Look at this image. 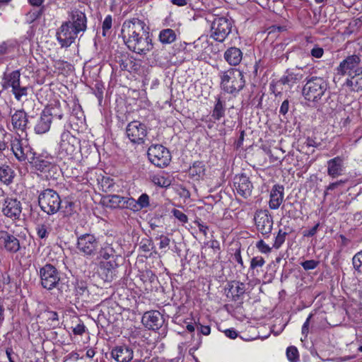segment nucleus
I'll return each instance as SVG.
<instances>
[{"instance_id":"obj_1","label":"nucleus","mask_w":362,"mask_h":362,"mask_svg":"<svg viewBox=\"0 0 362 362\" xmlns=\"http://www.w3.org/2000/svg\"><path fill=\"white\" fill-rule=\"evenodd\" d=\"M221 88L229 94L237 95L243 89L245 80L243 72L238 69L230 68L220 73Z\"/></svg>"},{"instance_id":"obj_2","label":"nucleus","mask_w":362,"mask_h":362,"mask_svg":"<svg viewBox=\"0 0 362 362\" xmlns=\"http://www.w3.org/2000/svg\"><path fill=\"white\" fill-rule=\"evenodd\" d=\"M328 88V83L323 78L313 76L307 79L302 94L306 100L318 104L327 94Z\"/></svg>"},{"instance_id":"obj_3","label":"nucleus","mask_w":362,"mask_h":362,"mask_svg":"<svg viewBox=\"0 0 362 362\" xmlns=\"http://www.w3.org/2000/svg\"><path fill=\"white\" fill-rule=\"evenodd\" d=\"M206 20L211 23L210 37L214 40L223 42L231 33L233 28L231 18L214 14L206 18Z\"/></svg>"},{"instance_id":"obj_4","label":"nucleus","mask_w":362,"mask_h":362,"mask_svg":"<svg viewBox=\"0 0 362 362\" xmlns=\"http://www.w3.org/2000/svg\"><path fill=\"white\" fill-rule=\"evenodd\" d=\"M38 203L42 211L48 215H52L61 209L62 201L56 191L46 189L39 194Z\"/></svg>"},{"instance_id":"obj_5","label":"nucleus","mask_w":362,"mask_h":362,"mask_svg":"<svg viewBox=\"0 0 362 362\" xmlns=\"http://www.w3.org/2000/svg\"><path fill=\"white\" fill-rule=\"evenodd\" d=\"M38 274L42 288L48 291L58 288L60 281V273L54 265L46 264L40 268Z\"/></svg>"},{"instance_id":"obj_6","label":"nucleus","mask_w":362,"mask_h":362,"mask_svg":"<svg viewBox=\"0 0 362 362\" xmlns=\"http://www.w3.org/2000/svg\"><path fill=\"white\" fill-rule=\"evenodd\" d=\"M148 29L146 28L139 35L125 44L129 50L139 54H146L153 49L152 38Z\"/></svg>"},{"instance_id":"obj_7","label":"nucleus","mask_w":362,"mask_h":362,"mask_svg":"<svg viewBox=\"0 0 362 362\" xmlns=\"http://www.w3.org/2000/svg\"><path fill=\"white\" fill-rule=\"evenodd\" d=\"M150 162L158 168L168 166L171 160L169 150L160 144L151 145L147 151Z\"/></svg>"},{"instance_id":"obj_8","label":"nucleus","mask_w":362,"mask_h":362,"mask_svg":"<svg viewBox=\"0 0 362 362\" xmlns=\"http://www.w3.org/2000/svg\"><path fill=\"white\" fill-rule=\"evenodd\" d=\"M147 28L146 23L139 18L126 20L122 26V36L124 44L139 35Z\"/></svg>"},{"instance_id":"obj_9","label":"nucleus","mask_w":362,"mask_h":362,"mask_svg":"<svg viewBox=\"0 0 362 362\" xmlns=\"http://www.w3.org/2000/svg\"><path fill=\"white\" fill-rule=\"evenodd\" d=\"M76 247L84 256H95L99 249V241L92 234L86 233L78 237Z\"/></svg>"},{"instance_id":"obj_10","label":"nucleus","mask_w":362,"mask_h":362,"mask_svg":"<svg viewBox=\"0 0 362 362\" xmlns=\"http://www.w3.org/2000/svg\"><path fill=\"white\" fill-rule=\"evenodd\" d=\"M126 134L131 142L137 144H144L147 136L146 126L139 121H132L126 127Z\"/></svg>"},{"instance_id":"obj_11","label":"nucleus","mask_w":362,"mask_h":362,"mask_svg":"<svg viewBox=\"0 0 362 362\" xmlns=\"http://www.w3.org/2000/svg\"><path fill=\"white\" fill-rule=\"evenodd\" d=\"M79 140L69 131H64L61 135L59 153L64 156L72 158L78 147Z\"/></svg>"},{"instance_id":"obj_12","label":"nucleus","mask_w":362,"mask_h":362,"mask_svg":"<svg viewBox=\"0 0 362 362\" xmlns=\"http://www.w3.org/2000/svg\"><path fill=\"white\" fill-rule=\"evenodd\" d=\"M361 59L359 55L352 54L346 57L341 61L336 69L337 75L339 76H351L358 69H361L359 66Z\"/></svg>"},{"instance_id":"obj_13","label":"nucleus","mask_w":362,"mask_h":362,"mask_svg":"<svg viewBox=\"0 0 362 362\" xmlns=\"http://www.w3.org/2000/svg\"><path fill=\"white\" fill-rule=\"evenodd\" d=\"M78 33L70 25L64 22L57 32V38L62 47H69L76 40Z\"/></svg>"},{"instance_id":"obj_14","label":"nucleus","mask_w":362,"mask_h":362,"mask_svg":"<svg viewBox=\"0 0 362 362\" xmlns=\"http://www.w3.org/2000/svg\"><path fill=\"white\" fill-rule=\"evenodd\" d=\"M255 221L257 228L262 235L268 237L273 227V218L267 211H259L255 214Z\"/></svg>"},{"instance_id":"obj_15","label":"nucleus","mask_w":362,"mask_h":362,"mask_svg":"<svg viewBox=\"0 0 362 362\" xmlns=\"http://www.w3.org/2000/svg\"><path fill=\"white\" fill-rule=\"evenodd\" d=\"M0 247L8 252L16 253L21 249L20 240L5 230L0 231Z\"/></svg>"},{"instance_id":"obj_16","label":"nucleus","mask_w":362,"mask_h":362,"mask_svg":"<svg viewBox=\"0 0 362 362\" xmlns=\"http://www.w3.org/2000/svg\"><path fill=\"white\" fill-rule=\"evenodd\" d=\"M164 319L158 310L146 312L142 317L143 325L149 329L157 330L160 328Z\"/></svg>"},{"instance_id":"obj_17","label":"nucleus","mask_w":362,"mask_h":362,"mask_svg":"<svg viewBox=\"0 0 362 362\" xmlns=\"http://www.w3.org/2000/svg\"><path fill=\"white\" fill-rule=\"evenodd\" d=\"M234 186L237 192L242 197L247 198L251 195L253 188L252 184L246 175H236L234 179Z\"/></svg>"},{"instance_id":"obj_18","label":"nucleus","mask_w":362,"mask_h":362,"mask_svg":"<svg viewBox=\"0 0 362 362\" xmlns=\"http://www.w3.org/2000/svg\"><path fill=\"white\" fill-rule=\"evenodd\" d=\"M67 22H70V25L78 33L80 32H84L87 28V18L86 14L78 9L71 11L69 13V19Z\"/></svg>"},{"instance_id":"obj_19","label":"nucleus","mask_w":362,"mask_h":362,"mask_svg":"<svg viewBox=\"0 0 362 362\" xmlns=\"http://www.w3.org/2000/svg\"><path fill=\"white\" fill-rule=\"evenodd\" d=\"M54 112V109H45L42 111L35 127L37 134H44L49 129Z\"/></svg>"},{"instance_id":"obj_20","label":"nucleus","mask_w":362,"mask_h":362,"mask_svg":"<svg viewBox=\"0 0 362 362\" xmlns=\"http://www.w3.org/2000/svg\"><path fill=\"white\" fill-rule=\"evenodd\" d=\"M111 356L117 362H129L133 358L134 351L127 345L117 346L112 349Z\"/></svg>"},{"instance_id":"obj_21","label":"nucleus","mask_w":362,"mask_h":362,"mask_svg":"<svg viewBox=\"0 0 362 362\" xmlns=\"http://www.w3.org/2000/svg\"><path fill=\"white\" fill-rule=\"evenodd\" d=\"M4 206L3 213L5 216L13 219L19 218L22 211L19 201L16 199H7Z\"/></svg>"},{"instance_id":"obj_22","label":"nucleus","mask_w":362,"mask_h":362,"mask_svg":"<svg viewBox=\"0 0 362 362\" xmlns=\"http://www.w3.org/2000/svg\"><path fill=\"white\" fill-rule=\"evenodd\" d=\"M284 196V187L283 185H274L270 192L269 202L271 209H277L283 202Z\"/></svg>"},{"instance_id":"obj_23","label":"nucleus","mask_w":362,"mask_h":362,"mask_svg":"<svg viewBox=\"0 0 362 362\" xmlns=\"http://www.w3.org/2000/svg\"><path fill=\"white\" fill-rule=\"evenodd\" d=\"M344 170V159L341 156H337L327 161V174L335 178L342 175Z\"/></svg>"},{"instance_id":"obj_24","label":"nucleus","mask_w":362,"mask_h":362,"mask_svg":"<svg viewBox=\"0 0 362 362\" xmlns=\"http://www.w3.org/2000/svg\"><path fill=\"white\" fill-rule=\"evenodd\" d=\"M343 86L349 88L350 91L358 92L362 90V69L349 76Z\"/></svg>"},{"instance_id":"obj_25","label":"nucleus","mask_w":362,"mask_h":362,"mask_svg":"<svg viewBox=\"0 0 362 362\" xmlns=\"http://www.w3.org/2000/svg\"><path fill=\"white\" fill-rule=\"evenodd\" d=\"M11 122L15 129L25 132L28 123V115L24 110H17L12 115Z\"/></svg>"},{"instance_id":"obj_26","label":"nucleus","mask_w":362,"mask_h":362,"mask_svg":"<svg viewBox=\"0 0 362 362\" xmlns=\"http://www.w3.org/2000/svg\"><path fill=\"white\" fill-rule=\"evenodd\" d=\"M224 59L230 65L237 66L242 61L243 52L239 48L231 47L226 50Z\"/></svg>"},{"instance_id":"obj_27","label":"nucleus","mask_w":362,"mask_h":362,"mask_svg":"<svg viewBox=\"0 0 362 362\" xmlns=\"http://www.w3.org/2000/svg\"><path fill=\"white\" fill-rule=\"evenodd\" d=\"M11 148L18 161L25 162V145H23L20 139L15 138L11 141Z\"/></svg>"},{"instance_id":"obj_28","label":"nucleus","mask_w":362,"mask_h":362,"mask_svg":"<svg viewBox=\"0 0 362 362\" xmlns=\"http://www.w3.org/2000/svg\"><path fill=\"white\" fill-rule=\"evenodd\" d=\"M303 76L300 71H288L286 75L279 80V82L281 85L293 86L294 84L300 82L303 79Z\"/></svg>"},{"instance_id":"obj_29","label":"nucleus","mask_w":362,"mask_h":362,"mask_svg":"<svg viewBox=\"0 0 362 362\" xmlns=\"http://www.w3.org/2000/svg\"><path fill=\"white\" fill-rule=\"evenodd\" d=\"M205 165L202 161H195L189 168V175L194 180H199L205 175Z\"/></svg>"},{"instance_id":"obj_30","label":"nucleus","mask_w":362,"mask_h":362,"mask_svg":"<svg viewBox=\"0 0 362 362\" xmlns=\"http://www.w3.org/2000/svg\"><path fill=\"white\" fill-rule=\"evenodd\" d=\"M15 175L14 170L9 165L4 164L0 166V181L4 185H11Z\"/></svg>"},{"instance_id":"obj_31","label":"nucleus","mask_w":362,"mask_h":362,"mask_svg":"<svg viewBox=\"0 0 362 362\" xmlns=\"http://www.w3.org/2000/svg\"><path fill=\"white\" fill-rule=\"evenodd\" d=\"M100 276L107 282H111L116 276V270L110 262H107L100 267Z\"/></svg>"},{"instance_id":"obj_32","label":"nucleus","mask_w":362,"mask_h":362,"mask_svg":"<svg viewBox=\"0 0 362 362\" xmlns=\"http://www.w3.org/2000/svg\"><path fill=\"white\" fill-rule=\"evenodd\" d=\"M35 170L42 173L49 171L54 165L47 159L43 158L42 156H38L32 163Z\"/></svg>"},{"instance_id":"obj_33","label":"nucleus","mask_w":362,"mask_h":362,"mask_svg":"<svg viewBox=\"0 0 362 362\" xmlns=\"http://www.w3.org/2000/svg\"><path fill=\"white\" fill-rule=\"evenodd\" d=\"M176 37L175 32L173 30L166 28L160 32L159 40L163 44H171L175 41Z\"/></svg>"},{"instance_id":"obj_34","label":"nucleus","mask_w":362,"mask_h":362,"mask_svg":"<svg viewBox=\"0 0 362 362\" xmlns=\"http://www.w3.org/2000/svg\"><path fill=\"white\" fill-rule=\"evenodd\" d=\"M291 232L288 227H284V229H279L277 235L275 238L273 247L279 249L285 242L286 237Z\"/></svg>"},{"instance_id":"obj_35","label":"nucleus","mask_w":362,"mask_h":362,"mask_svg":"<svg viewBox=\"0 0 362 362\" xmlns=\"http://www.w3.org/2000/svg\"><path fill=\"white\" fill-rule=\"evenodd\" d=\"M230 291L233 296V299L236 300L239 297L245 293V285L240 281H234L230 286Z\"/></svg>"},{"instance_id":"obj_36","label":"nucleus","mask_w":362,"mask_h":362,"mask_svg":"<svg viewBox=\"0 0 362 362\" xmlns=\"http://www.w3.org/2000/svg\"><path fill=\"white\" fill-rule=\"evenodd\" d=\"M20 77L21 74L20 71L16 70L12 71L7 76V86H11L12 89H16L20 85Z\"/></svg>"},{"instance_id":"obj_37","label":"nucleus","mask_w":362,"mask_h":362,"mask_svg":"<svg viewBox=\"0 0 362 362\" xmlns=\"http://www.w3.org/2000/svg\"><path fill=\"white\" fill-rule=\"evenodd\" d=\"M49 325L55 327L59 325L58 313L55 311L45 310L43 313Z\"/></svg>"},{"instance_id":"obj_38","label":"nucleus","mask_w":362,"mask_h":362,"mask_svg":"<svg viewBox=\"0 0 362 362\" xmlns=\"http://www.w3.org/2000/svg\"><path fill=\"white\" fill-rule=\"evenodd\" d=\"M61 208L66 216H70L76 212V204L70 199H65L62 202Z\"/></svg>"},{"instance_id":"obj_39","label":"nucleus","mask_w":362,"mask_h":362,"mask_svg":"<svg viewBox=\"0 0 362 362\" xmlns=\"http://www.w3.org/2000/svg\"><path fill=\"white\" fill-rule=\"evenodd\" d=\"M109 204L112 208H122L124 206V197L117 194H112L108 196Z\"/></svg>"},{"instance_id":"obj_40","label":"nucleus","mask_w":362,"mask_h":362,"mask_svg":"<svg viewBox=\"0 0 362 362\" xmlns=\"http://www.w3.org/2000/svg\"><path fill=\"white\" fill-rule=\"evenodd\" d=\"M224 112L225 108L223 104L220 99H218L212 112V117L215 119L219 120L224 115Z\"/></svg>"},{"instance_id":"obj_41","label":"nucleus","mask_w":362,"mask_h":362,"mask_svg":"<svg viewBox=\"0 0 362 362\" xmlns=\"http://www.w3.org/2000/svg\"><path fill=\"white\" fill-rule=\"evenodd\" d=\"M115 253V250L111 245L107 244L103 247L100 250V256L105 259H107L111 257H113Z\"/></svg>"},{"instance_id":"obj_42","label":"nucleus","mask_w":362,"mask_h":362,"mask_svg":"<svg viewBox=\"0 0 362 362\" xmlns=\"http://www.w3.org/2000/svg\"><path fill=\"white\" fill-rule=\"evenodd\" d=\"M354 268L359 273H362V250L357 252L352 259Z\"/></svg>"},{"instance_id":"obj_43","label":"nucleus","mask_w":362,"mask_h":362,"mask_svg":"<svg viewBox=\"0 0 362 362\" xmlns=\"http://www.w3.org/2000/svg\"><path fill=\"white\" fill-rule=\"evenodd\" d=\"M124 206L122 208L124 209H129L131 210H133L134 211H137L138 210V203L137 202L133 199L129 197H124Z\"/></svg>"},{"instance_id":"obj_44","label":"nucleus","mask_w":362,"mask_h":362,"mask_svg":"<svg viewBox=\"0 0 362 362\" xmlns=\"http://www.w3.org/2000/svg\"><path fill=\"white\" fill-rule=\"evenodd\" d=\"M286 356L291 362H297L298 360V351L295 346H289L286 350Z\"/></svg>"},{"instance_id":"obj_45","label":"nucleus","mask_w":362,"mask_h":362,"mask_svg":"<svg viewBox=\"0 0 362 362\" xmlns=\"http://www.w3.org/2000/svg\"><path fill=\"white\" fill-rule=\"evenodd\" d=\"M153 182L161 187H167L170 185V182L163 176L156 175L152 179Z\"/></svg>"},{"instance_id":"obj_46","label":"nucleus","mask_w":362,"mask_h":362,"mask_svg":"<svg viewBox=\"0 0 362 362\" xmlns=\"http://www.w3.org/2000/svg\"><path fill=\"white\" fill-rule=\"evenodd\" d=\"M136 202L138 203V210L148 207L149 206V197L147 194H142Z\"/></svg>"},{"instance_id":"obj_47","label":"nucleus","mask_w":362,"mask_h":362,"mask_svg":"<svg viewBox=\"0 0 362 362\" xmlns=\"http://www.w3.org/2000/svg\"><path fill=\"white\" fill-rule=\"evenodd\" d=\"M264 263V259L262 256L254 257L250 261V269H255L257 267H262Z\"/></svg>"},{"instance_id":"obj_48","label":"nucleus","mask_w":362,"mask_h":362,"mask_svg":"<svg viewBox=\"0 0 362 362\" xmlns=\"http://www.w3.org/2000/svg\"><path fill=\"white\" fill-rule=\"evenodd\" d=\"M26 155V158H25V161L29 162L30 164L33 163V162L35 160V158L37 157L36 156L35 152L33 151L30 146L25 145V156Z\"/></svg>"},{"instance_id":"obj_49","label":"nucleus","mask_w":362,"mask_h":362,"mask_svg":"<svg viewBox=\"0 0 362 362\" xmlns=\"http://www.w3.org/2000/svg\"><path fill=\"white\" fill-rule=\"evenodd\" d=\"M344 183H345V181L339 180L335 182H332V183L329 184L327 187V188L324 192V197H325L329 194V191H334V190L338 189L339 187L342 186Z\"/></svg>"},{"instance_id":"obj_50","label":"nucleus","mask_w":362,"mask_h":362,"mask_svg":"<svg viewBox=\"0 0 362 362\" xmlns=\"http://www.w3.org/2000/svg\"><path fill=\"white\" fill-rule=\"evenodd\" d=\"M300 264L303 268L307 271L315 269L318 266L319 262L314 259H310L301 262Z\"/></svg>"},{"instance_id":"obj_51","label":"nucleus","mask_w":362,"mask_h":362,"mask_svg":"<svg viewBox=\"0 0 362 362\" xmlns=\"http://www.w3.org/2000/svg\"><path fill=\"white\" fill-rule=\"evenodd\" d=\"M256 247L259 252L264 254H268L271 252L272 247L267 245L263 240H260L256 243Z\"/></svg>"},{"instance_id":"obj_52","label":"nucleus","mask_w":362,"mask_h":362,"mask_svg":"<svg viewBox=\"0 0 362 362\" xmlns=\"http://www.w3.org/2000/svg\"><path fill=\"white\" fill-rule=\"evenodd\" d=\"M152 245L153 243L151 240L143 239L139 244V247L143 252H147L151 250Z\"/></svg>"},{"instance_id":"obj_53","label":"nucleus","mask_w":362,"mask_h":362,"mask_svg":"<svg viewBox=\"0 0 362 362\" xmlns=\"http://www.w3.org/2000/svg\"><path fill=\"white\" fill-rule=\"evenodd\" d=\"M12 92L15 95V98L20 100L22 96L27 95V88L21 87L20 85L16 89H12Z\"/></svg>"},{"instance_id":"obj_54","label":"nucleus","mask_w":362,"mask_h":362,"mask_svg":"<svg viewBox=\"0 0 362 362\" xmlns=\"http://www.w3.org/2000/svg\"><path fill=\"white\" fill-rule=\"evenodd\" d=\"M173 216L182 223H187L188 221L187 216L181 211L173 209L172 210Z\"/></svg>"},{"instance_id":"obj_55","label":"nucleus","mask_w":362,"mask_h":362,"mask_svg":"<svg viewBox=\"0 0 362 362\" xmlns=\"http://www.w3.org/2000/svg\"><path fill=\"white\" fill-rule=\"evenodd\" d=\"M112 16L110 15H108L105 17L103 23V35H106V31L109 30L112 27Z\"/></svg>"},{"instance_id":"obj_56","label":"nucleus","mask_w":362,"mask_h":362,"mask_svg":"<svg viewBox=\"0 0 362 362\" xmlns=\"http://www.w3.org/2000/svg\"><path fill=\"white\" fill-rule=\"evenodd\" d=\"M36 230L39 238L43 239L47 236L48 233L45 225H38L36 228Z\"/></svg>"},{"instance_id":"obj_57","label":"nucleus","mask_w":362,"mask_h":362,"mask_svg":"<svg viewBox=\"0 0 362 362\" xmlns=\"http://www.w3.org/2000/svg\"><path fill=\"white\" fill-rule=\"evenodd\" d=\"M160 239V243H159V247L160 249H165L168 247L170 245V240L168 237L165 235H160L159 237Z\"/></svg>"},{"instance_id":"obj_58","label":"nucleus","mask_w":362,"mask_h":362,"mask_svg":"<svg viewBox=\"0 0 362 362\" xmlns=\"http://www.w3.org/2000/svg\"><path fill=\"white\" fill-rule=\"evenodd\" d=\"M312 317H313L312 314L309 315L306 321L304 322V324L302 327V334H303L305 336V338L307 337V335L308 334L310 320L312 318Z\"/></svg>"},{"instance_id":"obj_59","label":"nucleus","mask_w":362,"mask_h":362,"mask_svg":"<svg viewBox=\"0 0 362 362\" xmlns=\"http://www.w3.org/2000/svg\"><path fill=\"white\" fill-rule=\"evenodd\" d=\"M324 50L320 47H315L311 49L310 54L313 57L320 58L322 57Z\"/></svg>"},{"instance_id":"obj_60","label":"nucleus","mask_w":362,"mask_h":362,"mask_svg":"<svg viewBox=\"0 0 362 362\" xmlns=\"http://www.w3.org/2000/svg\"><path fill=\"white\" fill-rule=\"evenodd\" d=\"M233 259L235 261H236L238 264H240V265L242 268L245 267L243 261V259L241 257V254H240V247L235 250V252L233 255Z\"/></svg>"},{"instance_id":"obj_61","label":"nucleus","mask_w":362,"mask_h":362,"mask_svg":"<svg viewBox=\"0 0 362 362\" xmlns=\"http://www.w3.org/2000/svg\"><path fill=\"white\" fill-rule=\"evenodd\" d=\"M319 226H320V223H318L315 226H313L311 229H310L309 230L304 231L303 235L306 236V237L314 236L316 234Z\"/></svg>"},{"instance_id":"obj_62","label":"nucleus","mask_w":362,"mask_h":362,"mask_svg":"<svg viewBox=\"0 0 362 362\" xmlns=\"http://www.w3.org/2000/svg\"><path fill=\"white\" fill-rule=\"evenodd\" d=\"M288 109H289V101L288 100H285L281 107H280V110H279V112L280 114L283 115H286V114L288 112Z\"/></svg>"},{"instance_id":"obj_63","label":"nucleus","mask_w":362,"mask_h":362,"mask_svg":"<svg viewBox=\"0 0 362 362\" xmlns=\"http://www.w3.org/2000/svg\"><path fill=\"white\" fill-rule=\"evenodd\" d=\"M74 334L82 335L85 332V326L83 324H78L74 329Z\"/></svg>"},{"instance_id":"obj_64","label":"nucleus","mask_w":362,"mask_h":362,"mask_svg":"<svg viewBox=\"0 0 362 362\" xmlns=\"http://www.w3.org/2000/svg\"><path fill=\"white\" fill-rule=\"evenodd\" d=\"M278 83H280L278 81L276 82H274L272 81L270 84H269V90H271V92L274 94H275V95H278L279 94H281V92L280 91H278L277 90V88H276V86L278 85Z\"/></svg>"}]
</instances>
